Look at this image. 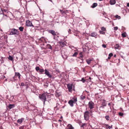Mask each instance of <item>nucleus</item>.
<instances>
[{"label": "nucleus", "instance_id": "f257e3e1", "mask_svg": "<svg viewBox=\"0 0 129 129\" xmlns=\"http://www.w3.org/2000/svg\"><path fill=\"white\" fill-rule=\"evenodd\" d=\"M47 95V94L43 93L41 95L39 96L40 99L44 102V104H45V101H46V96Z\"/></svg>", "mask_w": 129, "mask_h": 129}, {"label": "nucleus", "instance_id": "f03ea898", "mask_svg": "<svg viewBox=\"0 0 129 129\" xmlns=\"http://www.w3.org/2000/svg\"><path fill=\"white\" fill-rule=\"evenodd\" d=\"M19 34V32L18 31V30L14 28L11 29V31L9 35H18Z\"/></svg>", "mask_w": 129, "mask_h": 129}, {"label": "nucleus", "instance_id": "7ed1b4c3", "mask_svg": "<svg viewBox=\"0 0 129 129\" xmlns=\"http://www.w3.org/2000/svg\"><path fill=\"white\" fill-rule=\"evenodd\" d=\"M89 113L88 111H86L84 114V119L86 120H88L89 117Z\"/></svg>", "mask_w": 129, "mask_h": 129}, {"label": "nucleus", "instance_id": "20e7f679", "mask_svg": "<svg viewBox=\"0 0 129 129\" xmlns=\"http://www.w3.org/2000/svg\"><path fill=\"white\" fill-rule=\"evenodd\" d=\"M94 104L92 101H90L88 103L89 108L90 109H92L94 108Z\"/></svg>", "mask_w": 129, "mask_h": 129}, {"label": "nucleus", "instance_id": "39448f33", "mask_svg": "<svg viewBox=\"0 0 129 129\" xmlns=\"http://www.w3.org/2000/svg\"><path fill=\"white\" fill-rule=\"evenodd\" d=\"M26 25L28 26H32L34 27V25L32 24L31 22L29 20H28L26 21Z\"/></svg>", "mask_w": 129, "mask_h": 129}, {"label": "nucleus", "instance_id": "423d86ee", "mask_svg": "<svg viewBox=\"0 0 129 129\" xmlns=\"http://www.w3.org/2000/svg\"><path fill=\"white\" fill-rule=\"evenodd\" d=\"M72 85H73L72 84H67V87L69 91L70 92L72 91Z\"/></svg>", "mask_w": 129, "mask_h": 129}, {"label": "nucleus", "instance_id": "0eeeda50", "mask_svg": "<svg viewBox=\"0 0 129 129\" xmlns=\"http://www.w3.org/2000/svg\"><path fill=\"white\" fill-rule=\"evenodd\" d=\"M45 74L46 75H47L49 78H51L52 77V75L50 74L49 72L46 69H45Z\"/></svg>", "mask_w": 129, "mask_h": 129}, {"label": "nucleus", "instance_id": "6e6552de", "mask_svg": "<svg viewBox=\"0 0 129 129\" xmlns=\"http://www.w3.org/2000/svg\"><path fill=\"white\" fill-rule=\"evenodd\" d=\"M59 43L62 47L65 46L66 45V42L61 41H59Z\"/></svg>", "mask_w": 129, "mask_h": 129}, {"label": "nucleus", "instance_id": "1a4fd4ad", "mask_svg": "<svg viewBox=\"0 0 129 129\" xmlns=\"http://www.w3.org/2000/svg\"><path fill=\"white\" fill-rule=\"evenodd\" d=\"M110 4L111 5H114L116 3L115 0H110Z\"/></svg>", "mask_w": 129, "mask_h": 129}, {"label": "nucleus", "instance_id": "9d476101", "mask_svg": "<svg viewBox=\"0 0 129 129\" xmlns=\"http://www.w3.org/2000/svg\"><path fill=\"white\" fill-rule=\"evenodd\" d=\"M24 118H21V119H18L17 121V122L19 124L21 123L23 120H24Z\"/></svg>", "mask_w": 129, "mask_h": 129}, {"label": "nucleus", "instance_id": "9b49d317", "mask_svg": "<svg viewBox=\"0 0 129 129\" xmlns=\"http://www.w3.org/2000/svg\"><path fill=\"white\" fill-rule=\"evenodd\" d=\"M90 36L91 37H95L96 38V37L97 36V34L96 33L93 32L91 33L90 34Z\"/></svg>", "mask_w": 129, "mask_h": 129}, {"label": "nucleus", "instance_id": "f8f14e48", "mask_svg": "<svg viewBox=\"0 0 129 129\" xmlns=\"http://www.w3.org/2000/svg\"><path fill=\"white\" fill-rule=\"evenodd\" d=\"M68 103L71 107L73 106V103H74L73 102V100H70L68 102Z\"/></svg>", "mask_w": 129, "mask_h": 129}, {"label": "nucleus", "instance_id": "ddd939ff", "mask_svg": "<svg viewBox=\"0 0 129 129\" xmlns=\"http://www.w3.org/2000/svg\"><path fill=\"white\" fill-rule=\"evenodd\" d=\"M112 125L110 126L108 124H106L105 127L106 129H110L111 128H112Z\"/></svg>", "mask_w": 129, "mask_h": 129}, {"label": "nucleus", "instance_id": "4468645a", "mask_svg": "<svg viewBox=\"0 0 129 129\" xmlns=\"http://www.w3.org/2000/svg\"><path fill=\"white\" fill-rule=\"evenodd\" d=\"M50 32L51 34L53 36H55L56 35V34L55 31L53 30H50Z\"/></svg>", "mask_w": 129, "mask_h": 129}, {"label": "nucleus", "instance_id": "2eb2a0df", "mask_svg": "<svg viewBox=\"0 0 129 129\" xmlns=\"http://www.w3.org/2000/svg\"><path fill=\"white\" fill-rule=\"evenodd\" d=\"M15 76H16L18 77V78L19 79H20L21 75L19 73H15Z\"/></svg>", "mask_w": 129, "mask_h": 129}, {"label": "nucleus", "instance_id": "dca6fc26", "mask_svg": "<svg viewBox=\"0 0 129 129\" xmlns=\"http://www.w3.org/2000/svg\"><path fill=\"white\" fill-rule=\"evenodd\" d=\"M68 129H73V127L72 125L70 124H69L67 126Z\"/></svg>", "mask_w": 129, "mask_h": 129}, {"label": "nucleus", "instance_id": "f3484780", "mask_svg": "<svg viewBox=\"0 0 129 129\" xmlns=\"http://www.w3.org/2000/svg\"><path fill=\"white\" fill-rule=\"evenodd\" d=\"M15 107V105L14 104H10L8 106V108L10 109H11Z\"/></svg>", "mask_w": 129, "mask_h": 129}, {"label": "nucleus", "instance_id": "a211bd4d", "mask_svg": "<svg viewBox=\"0 0 129 129\" xmlns=\"http://www.w3.org/2000/svg\"><path fill=\"white\" fill-rule=\"evenodd\" d=\"M102 106L100 107V108H104V107H105L106 106V103L105 102H103L102 103Z\"/></svg>", "mask_w": 129, "mask_h": 129}, {"label": "nucleus", "instance_id": "6ab92c4d", "mask_svg": "<svg viewBox=\"0 0 129 129\" xmlns=\"http://www.w3.org/2000/svg\"><path fill=\"white\" fill-rule=\"evenodd\" d=\"M73 101V102L74 103H75L77 101V99L76 98H75V97H74L72 98V100Z\"/></svg>", "mask_w": 129, "mask_h": 129}, {"label": "nucleus", "instance_id": "aec40b11", "mask_svg": "<svg viewBox=\"0 0 129 129\" xmlns=\"http://www.w3.org/2000/svg\"><path fill=\"white\" fill-rule=\"evenodd\" d=\"M97 5V4L96 3H94L93 4L92 6H91V7L92 8H94Z\"/></svg>", "mask_w": 129, "mask_h": 129}, {"label": "nucleus", "instance_id": "412c9836", "mask_svg": "<svg viewBox=\"0 0 129 129\" xmlns=\"http://www.w3.org/2000/svg\"><path fill=\"white\" fill-rule=\"evenodd\" d=\"M92 61V60L90 59H87L86 60V61L87 63L88 64H89L90 63L91 61Z\"/></svg>", "mask_w": 129, "mask_h": 129}, {"label": "nucleus", "instance_id": "4be33fe9", "mask_svg": "<svg viewBox=\"0 0 129 129\" xmlns=\"http://www.w3.org/2000/svg\"><path fill=\"white\" fill-rule=\"evenodd\" d=\"M24 29V27H19V29L20 31L22 32L23 31V29Z\"/></svg>", "mask_w": 129, "mask_h": 129}, {"label": "nucleus", "instance_id": "5701e85b", "mask_svg": "<svg viewBox=\"0 0 129 129\" xmlns=\"http://www.w3.org/2000/svg\"><path fill=\"white\" fill-rule=\"evenodd\" d=\"M8 59L9 60L11 61H13V57L10 55H9Z\"/></svg>", "mask_w": 129, "mask_h": 129}, {"label": "nucleus", "instance_id": "b1692460", "mask_svg": "<svg viewBox=\"0 0 129 129\" xmlns=\"http://www.w3.org/2000/svg\"><path fill=\"white\" fill-rule=\"evenodd\" d=\"M80 99L81 100H83L85 98V96L81 95V96H80Z\"/></svg>", "mask_w": 129, "mask_h": 129}, {"label": "nucleus", "instance_id": "393cba45", "mask_svg": "<svg viewBox=\"0 0 129 129\" xmlns=\"http://www.w3.org/2000/svg\"><path fill=\"white\" fill-rule=\"evenodd\" d=\"M39 40L42 42H44L45 41L44 38V37H42Z\"/></svg>", "mask_w": 129, "mask_h": 129}, {"label": "nucleus", "instance_id": "a878e982", "mask_svg": "<svg viewBox=\"0 0 129 129\" xmlns=\"http://www.w3.org/2000/svg\"><path fill=\"white\" fill-rule=\"evenodd\" d=\"M126 33H124L122 34L121 35L122 37L123 38H125L126 37Z\"/></svg>", "mask_w": 129, "mask_h": 129}, {"label": "nucleus", "instance_id": "bb28decb", "mask_svg": "<svg viewBox=\"0 0 129 129\" xmlns=\"http://www.w3.org/2000/svg\"><path fill=\"white\" fill-rule=\"evenodd\" d=\"M7 17L8 16L5 14H4L3 15V19H6Z\"/></svg>", "mask_w": 129, "mask_h": 129}, {"label": "nucleus", "instance_id": "cd10ccee", "mask_svg": "<svg viewBox=\"0 0 129 129\" xmlns=\"http://www.w3.org/2000/svg\"><path fill=\"white\" fill-rule=\"evenodd\" d=\"M120 47L119 45L118 44H116L115 46V48L116 49H118Z\"/></svg>", "mask_w": 129, "mask_h": 129}, {"label": "nucleus", "instance_id": "c85d7f7f", "mask_svg": "<svg viewBox=\"0 0 129 129\" xmlns=\"http://www.w3.org/2000/svg\"><path fill=\"white\" fill-rule=\"evenodd\" d=\"M47 47L49 49H52V47L51 46L50 44H48L47 45Z\"/></svg>", "mask_w": 129, "mask_h": 129}, {"label": "nucleus", "instance_id": "c756f323", "mask_svg": "<svg viewBox=\"0 0 129 129\" xmlns=\"http://www.w3.org/2000/svg\"><path fill=\"white\" fill-rule=\"evenodd\" d=\"M1 11H0V15L3 14L4 15V13L3 12V9L1 8Z\"/></svg>", "mask_w": 129, "mask_h": 129}, {"label": "nucleus", "instance_id": "7c9ffc66", "mask_svg": "<svg viewBox=\"0 0 129 129\" xmlns=\"http://www.w3.org/2000/svg\"><path fill=\"white\" fill-rule=\"evenodd\" d=\"M115 17L116 18H118V19H120L121 18L118 15H116Z\"/></svg>", "mask_w": 129, "mask_h": 129}, {"label": "nucleus", "instance_id": "2f4dec72", "mask_svg": "<svg viewBox=\"0 0 129 129\" xmlns=\"http://www.w3.org/2000/svg\"><path fill=\"white\" fill-rule=\"evenodd\" d=\"M81 81H82V82L84 83L86 81L84 79V78H82V79L80 80Z\"/></svg>", "mask_w": 129, "mask_h": 129}, {"label": "nucleus", "instance_id": "473e14b6", "mask_svg": "<svg viewBox=\"0 0 129 129\" xmlns=\"http://www.w3.org/2000/svg\"><path fill=\"white\" fill-rule=\"evenodd\" d=\"M55 95L56 97H58L60 95V94L59 93L56 92V93Z\"/></svg>", "mask_w": 129, "mask_h": 129}, {"label": "nucleus", "instance_id": "72a5a7b5", "mask_svg": "<svg viewBox=\"0 0 129 129\" xmlns=\"http://www.w3.org/2000/svg\"><path fill=\"white\" fill-rule=\"evenodd\" d=\"M105 118L106 119V120L108 121L109 120V116H105Z\"/></svg>", "mask_w": 129, "mask_h": 129}, {"label": "nucleus", "instance_id": "f704fd0d", "mask_svg": "<svg viewBox=\"0 0 129 129\" xmlns=\"http://www.w3.org/2000/svg\"><path fill=\"white\" fill-rule=\"evenodd\" d=\"M78 54V53L77 52H75L74 54L72 56L73 57L76 56Z\"/></svg>", "mask_w": 129, "mask_h": 129}, {"label": "nucleus", "instance_id": "c9c22d12", "mask_svg": "<svg viewBox=\"0 0 129 129\" xmlns=\"http://www.w3.org/2000/svg\"><path fill=\"white\" fill-rule=\"evenodd\" d=\"M99 33L100 34H102L104 35L105 34V32H103V31H101V30H100L99 31Z\"/></svg>", "mask_w": 129, "mask_h": 129}, {"label": "nucleus", "instance_id": "e433bc0d", "mask_svg": "<svg viewBox=\"0 0 129 129\" xmlns=\"http://www.w3.org/2000/svg\"><path fill=\"white\" fill-rule=\"evenodd\" d=\"M39 71L40 73H42L44 72V70L43 69H40Z\"/></svg>", "mask_w": 129, "mask_h": 129}, {"label": "nucleus", "instance_id": "4c0bfd02", "mask_svg": "<svg viewBox=\"0 0 129 129\" xmlns=\"http://www.w3.org/2000/svg\"><path fill=\"white\" fill-rule=\"evenodd\" d=\"M101 29L102 31H105L106 30V28L104 27H102L101 28Z\"/></svg>", "mask_w": 129, "mask_h": 129}, {"label": "nucleus", "instance_id": "58836bf2", "mask_svg": "<svg viewBox=\"0 0 129 129\" xmlns=\"http://www.w3.org/2000/svg\"><path fill=\"white\" fill-rule=\"evenodd\" d=\"M3 12H4V14L5 13V12L7 13H8V12L7 11L8 10H7L4 9L3 10Z\"/></svg>", "mask_w": 129, "mask_h": 129}, {"label": "nucleus", "instance_id": "ea45409f", "mask_svg": "<svg viewBox=\"0 0 129 129\" xmlns=\"http://www.w3.org/2000/svg\"><path fill=\"white\" fill-rule=\"evenodd\" d=\"M89 113L90 114V115L91 116H92V110H90L89 112Z\"/></svg>", "mask_w": 129, "mask_h": 129}, {"label": "nucleus", "instance_id": "a19ab883", "mask_svg": "<svg viewBox=\"0 0 129 129\" xmlns=\"http://www.w3.org/2000/svg\"><path fill=\"white\" fill-rule=\"evenodd\" d=\"M36 70V71H38L40 69L39 68V67H36L35 68Z\"/></svg>", "mask_w": 129, "mask_h": 129}, {"label": "nucleus", "instance_id": "79ce46f5", "mask_svg": "<svg viewBox=\"0 0 129 129\" xmlns=\"http://www.w3.org/2000/svg\"><path fill=\"white\" fill-rule=\"evenodd\" d=\"M119 115L120 116H122L123 115V114L121 112H119Z\"/></svg>", "mask_w": 129, "mask_h": 129}, {"label": "nucleus", "instance_id": "37998d69", "mask_svg": "<svg viewBox=\"0 0 129 129\" xmlns=\"http://www.w3.org/2000/svg\"><path fill=\"white\" fill-rule=\"evenodd\" d=\"M80 57H83L82 52H81L80 53Z\"/></svg>", "mask_w": 129, "mask_h": 129}, {"label": "nucleus", "instance_id": "c03bdc74", "mask_svg": "<svg viewBox=\"0 0 129 129\" xmlns=\"http://www.w3.org/2000/svg\"><path fill=\"white\" fill-rule=\"evenodd\" d=\"M114 30H117L118 29V27L117 26H116L115 27H114Z\"/></svg>", "mask_w": 129, "mask_h": 129}, {"label": "nucleus", "instance_id": "a18cd8bd", "mask_svg": "<svg viewBox=\"0 0 129 129\" xmlns=\"http://www.w3.org/2000/svg\"><path fill=\"white\" fill-rule=\"evenodd\" d=\"M85 125V124L84 123L82 124L81 126V127H82L84 128V126Z\"/></svg>", "mask_w": 129, "mask_h": 129}, {"label": "nucleus", "instance_id": "49530a36", "mask_svg": "<svg viewBox=\"0 0 129 129\" xmlns=\"http://www.w3.org/2000/svg\"><path fill=\"white\" fill-rule=\"evenodd\" d=\"M24 85H25V84H24V83L22 82L21 83L20 86H24Z\"/></svg>", "mask_w": 129, "mask_h": 129}, {"label": "nucleus", "instance_id": "de8ad7c7", "mask_svg": "<svg viewBox=\"0 0 129 129\" xmlns=\"http://www.w3.org/2000/svg\"><path fill=\"white\" fill-rule=\"evenodd\" d=\"M113 55V54L112 53H110L109 54V56L110 57H111Z\"/></svg>", "mask_w": 129, "mask_h": 129}, {"label": "nucleus", "instance_id": "09e8293b", "mask_svg": "<svg viewBox=\"0 0 129 129\" xmlns=\"http://www.w3.org/2000/svg\"><path fill=\"white\" fill-rule=\"evenodd\" d=\"M102 46L104 48H105L106 47V45L105 44H103L102 45Z\"/></svg>", "mask_w": 129, "mask_h": 129}, {"label": "nucleus", "instance_id": "8fccbe9b", "mask_svg": "<svg viewBox=\"0 0 129 129\" xmlns=\"http://www.w3.org/2000/svg\"><path fill=\"white\" fill-rule=\"evenodd\" d=\"M71 31V30L69 29L68 31V33H70Z\"/></svg>", "mask_w": 129, "mask_h": 129}, {"label": "nucleus", "instance_id": "3c124183", "mask_svg": "<svg viewBox=\"0 0 129 129\" xmlns=\"http://www.w3.org/2000/svg\"><path fill=\"white\" fill-rule=\"evenodd\" d=\"M15 77H13V80H11L12 81H14V80H15L14 79V78H15Z\"/></svg>", "mask_w": 129, "mask_h": 129}, {"label": "nucleus", "instance_id": "603ef678", "mask_svg": "<svg viewBox=\"0 0 129 129\" xmlns=\"http://www.w3.org/2000/svg\"><path fill=\"white\" fill-rule=\"evenodd\" d=\"M127 6L128 7H129V3H127Z\"/></svg>", "mask_w": 129, "mask_h": 129}, {"label": "nucleus", "instance_id": "864d4df0", "mask_svg": "<svg viewBox=\"0 0 129 129\" xmlns=\"http://www.w3.org/2000/svg\"><path fill=\"white\" fill-rule=\"evenodd\" d=\"M20 129H23V127H20Z\"/></svg>", "mask_w": 129, "mask_h": 129}, {"label": "nucleus", "instance_id": "5fc2aeb1", "mask_svg": "<svg viewBox=\"0 0 129 129\" xmlns=\"http://www.w3.org/2000/svg\"><path fill=\"white\" fill-rule=\"evenodd\" d=\"M110 58H111V57L109 56L108 58V59H110Z\"/></svg>", "mask_w": 129, "mask_h": 129}, {"label": "nucleus", "instance_id": "6e6d98bb", "mask_svg": "<svg viewBox=\"0 0 129 129\" xmlns=\"http://www.w3.org/2000/svg\"><path fill=\"white\" fill-rule=\"evenodd\" d=\"M53 39H55V37L54 36L53 37Z\"/></svg>", "mask_w": 129, "mask_h": 129}, {"label": "nucleus", "instance_id": "4d7b16f0", "mask_svg": "<svg viewBox=\"0 0 129 129\" xmlns=\"http://www.w3.org/2000/svg\"><path fill=\"white\" fill-rule=\"evenodd\" d=\"M60 12H62V10H60Z\"/></svg>", "mask_w": 129, "mask_h": 129}, {"label": "nucleus", "instance_id": "13d9d810", "mask_svg": "<svg viewBox=\"0 0 129 129\" xmlns=\"http://www.w3.org/2000/svg\"><path fill=\"white\" fill-rule=\"evenodd\" d=\"M91 78L90 77H89V80H90L91 79Z\"/></svg>", "mask_w": 129, "mask_h": 129}, {"label": "nucleus", "instance_id": "bf43d9fd", "mask_svg": "<svg viewBox=\"0 0 129 129\" xmlns=\"http://www.w3.org/2000/svg\"><path fill=\"white\" fill-rule=\"evenodd\" d=\"M49 1H50V2H52V1L51 0H48Z\"/></svg>", "mask_w": 129, "mask_h": 129}, {"label": "nucleus", "instance_id": "052dcab7", "mask_svg": "<svg viewBox=\"0 0 129 129\" xmlns=\"http://www.w3.org/2000/svg\"><path fill=\"white\" fill-rule=\"evenodd\" d=\"M110 103H109L108 104V105H109V106H110Z\"/></svg>", "mask_w": 129, "mask_h": 129}, {"label": "nucleus", "instance_id": "680f3d73", "mask_svg": "<svg viewBox=\"0 0 129 129\" xmlns=\"http://www.w3.org/2000/svg\"><path fill=\"white\" fill-rule=\"evenodd\" d=\"M121 56V57H122V58H123V56Z\"/></svg>", "mask_w": 129, "mask_h": 129}, {"label": "nucleus", "instance_id": "e2e57ef3", "mask_svg": "<svg viewBox=\"0 0 129 129\" xmlns=\"http://www.w3.org/2000/svg\"><path fill=\"white\" fill-rule=\"evenodd\" d=\"M114 57H116V55H114Z\"/></svg>", "mask_w": 129, "mask_h": 129}, {"label": "nucleus", "instance_id": "0e129e2a", "mask_svg": "<svg viewBox=\"0 0 129 129\" xmlns=\"http://www.w3.org/2000/svg\"><path fill=\"white\" fill-rule=\"evenodd\" d=\"M100 1H102V0H99Z\"/></svg>", "mask_w": 129, "mask_h": 129}, {"label": "nucleus", "instance_id": "69168bd1", "mask_svg": "<svg viewBox=\"0 0 129 129\" xmlns=\"http://www.w3.org/2000/svg\"><path fill=\"white\" fill-rule=\"evenodd\" d=\"M86 91V92H87V91Z\"/></svg>", "mask_w": 129, "mask_h": 129}]
</instances>
